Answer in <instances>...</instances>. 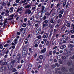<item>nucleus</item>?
<instances>
[{"mask_svg":"<svg viewBox=\"0 0 74 74\" xmlns=\"http://www.w3.org/2000/svg\"><path fill=\"white\" fill-rule=\"evenodd\" d=\"M8 20V19L6 18L5 20L3 22L4 24H5L6 23H7V22H8L7 21Z\"/></svg>","mask_w":74,"mask_h":74,"instance_id":"34","label":"nucleus"},{"mask_svg":"<svg viewBox=\"0 0 74 74\" xmlns=\"http://www.w3.org/2000/svg\"><path fill=\"white\" fill-rule=\"evenodd\" d=\"M49 67V65L48 64H45V69H48Z\"/></svg>","mask_w":74,"mask_h":74,"instance_id":"21","label":"nucleus"},{"mask_svg":"<svg viewBox=\"0 0 74 74\" xmlns=\"http://www.w3.org/2000/svg\"><path fill=\"white\" fill-rule=\"evenodd\" d=\"M17 41H18V39L16 38L15 39L14 41V43L15 44H17V43H18V42H17Z\"/></svg>","mask_w":74,"mask_h":74,"instance_id":"24","label":"nucleus"},{"mask_svg":"<svg viewBox=\"0 0 74 74\" xmlns=\"http://www.w3.org/2000/svg\"><path fill=\"white\" fill-rule=\"evenodd\" d=\"M4 52H5V53L6 54H8V52H9V51L8 49L7 50V49H5L4 50Z\"/></svg>","mask_w":74,"mask_h":74,"instance_id":"17","label":"nucleus"},{"mask_svg":"<svg viewBox=\"0 0 74 74\" xmlns=\"http://www.w3.org/2000/svg\"><path fill=\"white\" fill-rule=\"evenodd\" d=\"M53 53V52L52 51H49V55H52Z\"/></svg>","mask_w":74,"mask_h":74,"instance_id":"22","label":"nucleus"},{"mask_svg":"<svg viewBox=\"0 0 74 74\" xmlns=\"http://www.w3.org/2000/svg\"><path fill=\"white\" fill-rule=\"evenodd\" d=\"M1 15H4V14H5V12H2L1 13Z\"/></svg>","mask_w":74,"mask_h":74,"instance_id":"60","label":"nucleus"},{"mask_svg":"<svg viewBox=\"0 0 74 74\" xmlns=\"http://www.w3.org/2000/svg\"><path fill=\"white\" fill-rule=\"evenodd\" d=\"M65 5H66V1L64 2L63 3L62 7H64V8Z\"/></svg>","mask_w":74,"mask_h":74,"instance_id":"25","label":"nucleus"},{"mask_svg":"<svg viewBox=\"0 0 74 74\" xmlns=\"http://www.w3.org/2000/svg\"><path fill=\"white\" fill-rule=\"evenodd\" d=\"M47 18V16H45V15L42 18V19L43 20H45Z\"/></svg>","mask_w":74,"mask_h":74,"instance_id":"39","label":"nucleus"},{"mask_svg":"<svg viewBox=\"0 0 74 74\" xmlns=\"http://www.w3.org/2000/svg\"><path fill=\"white\" fill-rule=\"evenodd\" d=\"M50 22L51 23H55V20H54L53 18H51L50 19Z\"/></svg>","mask_w":74,"mask_h":74,"instance_id":"15","label":"nucleus"},{"mask_svg":"<svg viewBox=\"0 0 74 74\" xmlns=\"http://www.w3.org/2000/svg\"><path fill=\"white\" fill-rule=\"evenodd\" d=\"M69 71H70V72H73V68L69 69Z\"/></svg>","mask_w":74,"mask_h":74,"instance_id":"64","label":"nucleus"},{"mask_svg":"<svg viewBox=\"0 0 74 74\" xmlns=\"http://www.w3.org/2000/svg\"><path fill=\"white\" fill-rule=\"evenodd\" d=\"M66 42V41L63 38L61 39L60 41V42H59V45H62V44H65Z\"/></svg>","mask_w":74,"mask_h":74,"instance_id":"2","label":"nucleus"},{"mask_svg":"<svg viewBox=\"0 0 74 74\" xmlns=\"http://www.w3.org/2000/svg\"><path fill=\"white\" fill-rule=\"evenodd\" d=\"M68 47L69 48H73L74 47V45H72L71 44H69L68 45Z\"/></svg>","mask_w":74,"mask_h":74,"instance_id":"11","label":"nucleus"},{"mask_svg":"<svg viewBox=\"0 0 74 74\" xmlns=\"http://www.w3.org/2000/svg\"><path fill=\"white\" fill-rule=\"evenodd\" d=\"M69 2H68L66 5V9H67L68 7H69Z\"/></svg>","mask_w":74,"mask_h":74,"instance_id":"36","label":"nucleus"},{"mask_svg":"<svg viewBox=\"0 0 74 74\" xmlns=\"http://www.w3.org/2000/svg\"><path fill=\"white\" fill-rule=\"evenodd\" d=\"M68 54L69 55H71V53H72V52H71V51H68Z\"/></svg>","mask_w":74,"mask_h":74,"instance_id":"56","label":"nucleus"},{"mask_svg":"<svg viewBox=\"0 0 74 74\" xmlns=\"http://www.w3.org/2000/svg\"><path fill=\"white\" fill-rule=\"evenodd\" d=\"M42 9V10H44V9H45V7H44V5H42V8H41Z\"/></svg>","mask_w":74,"mask_h":74,"instance_id":"50","label":"nucleus"},{"mask_svg":"<svg viewBox=\"0 0 74 74\" xmlns=\"http://www.w3.org/2000/svg\"><path fill=\"white\" fill-rule=\"evenodd\" d=\"M61 58H62V57H61V56H58L57 59L58 60H60V59H61Z\"/></svg>","mask_w":74,"mask_h":74,"instance_id":"28","label":"nucleus"},{"mask_svg":"<svg viewBox=\"0 0 74 74\" xmlns=\"http://www.w3.org/2000/svg\"><path fill=\"white\" fill-rule=\"evenodd\" d=\"M26 49H27L26 48H24L23 51H22V53L27 54V51H26Z\"/></svg>","mask_w":74,"mask_h":74,"instance_id":"8","label":"nucleus"},{"mask_svg":"<svg viewBox=\"0 0 74 74\" xmlns=\"http://www.w3.org/2000/svg\"><path fill=\"white\" fill-rule=\"evenodd\" d=\"M62 59L63 60L66 59V57L65 56H62Z\"/></svg>","mask_w":74,"mask_h":74,"instance_id":"51","label":"nucleus"},{"mask_svg":"<svg viewBox=\"0 0 74 74\" xmlns=\"http://www.w3.org/2000/svg\"><path fill=\"white\" fill-rule=\"evenodd\" d=\"M39 48H42V47H43L42 44H40L39 45Z\"/></svg>","mask_w":74,"mask_h":74,"instance_id":"45","label":"nucleus"},{"mask_svg":"<svg viewBox=\"0 0 74 74\" xmlns=\"http://www.w3.org/2000/svg\"><path fill=\"white\" fill-rule=\"evenodd\" d=\"M2 5L3 6V7H5V6L6 5V3H5V2H3L2 3Z\"/></svg>","mask_w":74,"mask_h":74,"instance_id":"42","label":"nucleus"},{"mask_svg":"<svg viewBox=\"0 0 74 74\" xmlns=\"http://www.w3.org/2000/svg\"><path fill=\"white\" fill-rule=\"evenodd\" d=\"M27 22L29 26H31V25H32V23H31L30 21V20H28Z\"/></svg>","mask_w":74,"mask_h":74,"instance_id":"16","label":"nucleus"},{"mask_svg":"<svg viewBox=\"0 0 74 74\" xmlns=\"http://www.w3.org/2000/svg\"><path fill=\"white\" fill-rule=\"evenodd\" d=\"M15 62L16 63V60H13L11 62V63L12 64H14Z\"/></svg>","mask_w":74,"mask_h":74,"instance_id":"33","label":"nucleus"},{"mask_svg":"<svg viewBox=\"0 0 74 74\" xmlns=\"http://www.w3.org/2000/svg\"><path fill=\"white\" fill-rule=\"evenodd\" d=\"M60 5V3H58L57 4V5L56 7V8H58V7Z\"/></svg>","mask_w":74,"mask_h":74,"instance_id":"30","label":"nucleus"},{"mask_svg":"<svg viewBox=\"0 0 74 74\" xmlns=\"http://www.w3.org/2000/svg\"><path fill=\"white\" fill-rule=\"evenodd\" d=\"M61 70L62 71H64L66 70V69H65V68L63 67L61 69Z\"/></svg>","mask_w":74,"mask_h":74,"instance_id":"32","label":"nucleus"},{"mask_svg":"<svg viewBox=\"0 0 74 74\" xmlns=\"http://www.w3.org/2000/svg\"><path fill=\"white\" fill-rule=\"evenodd\" d=\"M44 33H45V31L44 30L42 31L40 33L41 34H43Z\"/></svg>","mask_w":74,"mask_h":74,"instance_id":"48","label":"nucleus"},{"mask_svg":"<svg viewBox=\"0 0 74 74\" xmlns=\"http://www.w3.org/2000/svg\"><path fill=\"white\" fill-rule=\"evenodd\" d=\"M25 44H27V42H28V40L27 39H25Z\"/></svg>","mask_w":74,"mask_h":74,"instance_id":"41","label":"nucleus"},{"mask_svg":"<svg viewBox=\"0 0 74 74\" xmlns=\"http://www.w3.org/2000/svg\"><path fill=\"white\" fill-rule=\"evenodd\" d=\"M71 33L72 34H74V31L73 30H72L70 31Z\"/></svg>","mask_w":74,"mask_h":74,"instance_id":"47","label":"nucleus"},{"mask_svg":"<svg viewBox=\"0 0 74 74\" xmlns=\"http://www.w3.org/2000/svg\"><path fill=\"white\" fill-rule=\"evenodd\" d=\"M66 26L68 27H70V23H67L66 24Z\"/></svg>","mask_w":74,"mask_h":74,"instance_id":"31","label":"nucleus"},{"mask_svg":"<svg viewBox=\"0 0 74 74\" xmlns=\"http://www.w3.org/2000/svg\"><path fill=\"white\" fill-rule=\"evenodd\" d=\"M6 69V67L5 66H4L1 68V69H2L3 71V70H5Z\"/></svg>","mask_w":74,"mask_h":74,"instance_id":"29","label":"nucleus"},{"mask_svg":"<svg viewBox=\"0 0 74 74\" xmlns=\"http://www.w3.org/2000/svg\"><path fill=\"white\" fill-rule=\"evenodd\" d=\"M56 51L55 50H54L53 52V55H55V53H56Z\"/></svg>","mask_w":74,"mask_h":74,"instance_id":"44","label":"nucleus"},{"mask_svg":"<svg viewBox=\"0 0 74 74\" xmlns=\"http://www.w3.org/2000/svg\"><path fill=\"white\" fill-rule=\"evenodd\" d=\"M16 63H20V60L17 59L16 60Z\"/></svg>","mask_w":74,"mask_h":74,"instance_id":"26","label":"nucleus"},{"mask_svg":"<svg viewBox=\"0 0 74 74\" xmlns=\"http://www.w3.org/2000/svg\"><path fill=\"white\" fill-rule=\"evenodd\" d=\"M31 12H32L31 10L29 9H27L26 10V12H25V14H31Z\"/></svg>","mask_w":74,"mask_h":74,"instance_id":"5","label":"nucleus"},{"mask_svg":"<svg viewBox=\"0 0 74 74\" xmlns=\"http://www.w3.org/2000/svg\"><path fill=\"white\" fill-rule=\"evenodd\" d=\"M63 12H64V9H62L61 10L60 12V13L61 14H63Z\"/></svg>","mask_w":74,"mask_h":74,"instance_id":"19","label":"nucleus"},{"mask_svg":"<svg viewBox=\"0 0 74 74\" xmlns=\"http://www.w3.org/2000/svg\"><path fill=\"white\" fill-rule=\"evenodd\" d=\"M30 7V5H27L25 6V8H29Z\"/></svg>","mask_w":74,"mask_h":74,"instance_id":"62","label":"nucleus"},{"mask_svg":"<svg viewBox=\"0 0 74 74\" xmlns=\"http://www.w3.org/2000/svg\"><path fill=\"white\" fill-rule=\"evenodd\" d=\"M48 23V20H45L42 23V26L43 28H44L45 27H47V24Z\"/></svg>","mask_w":74,"mask_h":74,"instance_id":"1","label":"nucleus"},{"mask_svg":"<svg viewBox=\"0 0 74 74\" xmlns=\"http://www.w3.org/2000/svg\"><path fill=\"white\" fill-rule=\"evenodd\" d=\"M41 29L40 28H39L37 29L36 32V35H38V34L40 33V32H41Z\"/></svg>","mask_w":74,"mask_h":74,"instance_id":"6","label":"nucleus"},{"mask_svg":"<svg viewBox=\"0 0 74 74\" xmlns=\"http://www.w3.org/2000/svg\"><path fill=\"white\" fill-rule=\"evenodd\" d=\"M48 33H45L42 36V38H48Z\"/></svg>","mask_w":74,"mask_h":74,"instance_id":"4","label":"nucleus"},{"mask_svg":"<svg viewBox=\"0 0 74 74\" xmlns=\"http://www.w3.org/2000/svg\"><path fill=\"white\" fill-rule=\"evenodd\" d=\"M23 27H25L26 26V23H23V25H22Z\"/></svg>","mask_w":74,"mask_h":74,"instance_id":"27","label":"nucleus"},{"mask_svg":"<svg viewBox=\"0 0 74 74\" xmlns=\"http://www.w3.org/2000/svg\"><path fill=\"white\" fill-rule=\"evenodd\" d=\"M21 66L22 65L18 66L17 69H21Z\"/></svg>","mask_w":74,"mask_h":74,"instance_id":"61","label":"nucleus"},{"mask_svg":"<svg viewBox=\"0 0 74 74\" xmlns=\"http://www.w3.org/2000/svg\"><path fill=\"white\" fill-rule=\"evenodd\" d=\"M8 45H9V44H7L6 45H4V47H7V46Z\"/></svg>","mask_w":74,"mask_h":74,"instance_id":"54","label":"nucleus"},{"mask_svg":"<svg viewBox=\"0 0 74 74\" xmlns=\"http://www.w3.org/2000/svg\"><path fill=\"white\" fill-rule=\"evenodd\" d=\"M67 64L68 66H71L72 64V61H69L67 62Z\"/></svg>","mask_w":74,"mask_h":74,"instance_id":"13","label":"nucleus"},{"mask_svg":"<svg viewBox=\"0 0 74 74\" xmlns=\"http://www.w3.org/2000/svg\"><path fill=\"white\" fill-rule=\"evenodd\" d=\"M40 40H35L34 41V44H40Z\"/></svg>","mask_w":74,"mask_h":74,"instance_id":"7","label":"nucleus"},{"mask_svg":"<svg viewBox=\"0 0 74 74\" xmlns=\"http://www.w3.org/2000/svg\"><path fill=\"white\" fill-rule=\"evenodd\" d=\"M65 51H66V54H68V50H67V48H66L65 49Z\"/></svg>","mask_w":74,"mask_h":74,"instance_id":"37","label":"nucleus"},{"mask_svg":"<svg viewBox=\"0 0 74 74\" xmlns=\"http://www.w3.org/2000/svg\"><path fill=\"white\" fill-rule=\"evenodd\" d=\"M38 44H36L34 45V47L36 48H37V47H38Z\"/></svg>","mask_w":74,"mask_h":74,"instance_id":"57","label":"nucleus"},{"mask_svg":"<svg viewBox=\"0 0 74 74\" xmlns=\"http://www.w3.org/2000/svg\"><path fill=\"white\" fill-rule=\"evenodd\" d=\"M38 38V39H40L41 38V35H39L38 36H37Z\"/></svg>","mask_w":74,"mask_h":74,"instance_id":"46","label":"nucleus"},{"mask_svg":"<svg viewBox=\"0 0 74 74\" xmlns=\"http://www.w3.org/2000/svg\"><path fill=\"white\" fill-rule=\"evenodd\" d=\"M65 55L67 57H69V52H68V54H65Z\"/></svg>","mask_w":74,"mask_h":74,"instance_id":"63","label":"nucleus"},{"mask_svg":"<svg viewBox=\"0 0 74 74\" xmlns=\"http://www.w3.org/2000/svg\"><path fill=\"white\" fill-rule=\"evenodd\" d=\"M68 38H69V37L67 36H65L63 38V39L65 41H67L68 40Z\"/></svg>","mask_w":74,"mask_h":74,"instance_id":"18","label":"nucleus"},{"mask_svg":"<svg viewBox=\"0 0 74 74\" xmlns=\"http://www.w3.org/2000/svg\"><path fill=\"white\" fill-rule=\"evenodd\" d=\"M39 58L40 59H43V56L42 55H40L39 56Z\"/></svg>","mask_w":74,"mask_h":74,"instance_id":"35","label":"nucleus"},{"mask_svg":"<svg viewBox=\"0 0 74 74\" xmlns=\"http://www.w3.org/2000/svg\"><path fill=\"white\" fill-rule=\"evenodd\" d=\"M8 63V62H3L1 64V66H5Z\"/></svg>","mask_w":74,"mask_h":74,"instance_id":"9","label":"nucleus"},{"mask_svg":"<svg viewBox=\"0 0 74 74\" xmlns=\"http://www.w3.org/2000/svg\"><path fill=\"white\" fill-rule=\"evenodd\" d=\"M51 67L52 68H55L56 67V65L54 64H53L51 65Z\"/></svg>","mask_w":74,"mask_h":74,"instance_id":"38","label":"nucleus"},{"mask_svg":"<svg viewBox=\"0 0 74 74\" xmlns=\"http://www.w3.org/2000/svg\"><path fill=\"white\" fill-rule=\"evenodd\" d=\"M60 19H59L58 20V21L57 22V23H59L60 22Z\"/></svg>","mask_w":74,"mask_h":74,"instance_id":"55","label":"nucleus"},{"mask_svg":"<svg viewBox=\"0 0 74 74\" xmlns=\"http://www.w3.org/2000/svg\"><path fill=\"white\" fill-rule=\"evenodd\" d=\"M23 8L22 7H21V8H18V9L17 10V12H18L19 11H21L22 10V9Z\"/></svg>","mask_w":74,"mask_h":74,"instance_id":"14","label":"nucleus"},{"mask_svg":"<svg viewBox=\"0 0 74 74\" xmlns=\"http://www.w3.org/2000/svg\"><path fill=\"white\" fill-rule=\"evenodd\" d=\"M59 27V25H58V24H57L56 26H55V27L56 28H58Z\"/></svg>","mask_w":74,"mask_h":74,"instance_id":"49","label":"nucleus"},{"mask_svg":"<svg viewBox=\"0 0 74 74\" xmlns=\"http://www.w3.org/2000/svg\"><path fill=\"white\" fill-rule=\"evenodd\" d=\"M16 59H18V60H21V54H19V53L16 56Z\"/></svg>","mask_w":74,"mask_h":74,"instance_id":"3","label":"nucleus"},{"mask_svg":"<svg viewBox=\"0 0 74 74\" xmlns=\"http://www.w3.org/2000/svg\"><path fill=\"white\" fill-rule=\"evenodd\" d=\"M56 66H57V67H59V64H58V63H56L55 64V65Z\"/></svg>","mask_w":74,"mask_h":74,"instance_id":"53","label":"nucleus"},{"mask_svg":"<svg viewBox=\"0 0 74 74\" xmlns=\"http://www.w3.org/2000/svg\"><path fill=\"white\" fill-rule=\"evenodd\" d=\"M58 17L59 18H61L62 17V15L61 14H60L58 15Z\"/></svg>","mask_w":74,"mask_h":74,"instance_id":"43","label":"nucleus"},{"mask_svg":"<svg viewBox=\"0 0 74 74\" xmlns=\"http://www.w3.org/2000/svg\"><path fill=\"white\" fill-rule=\"evenodd\" d=\"M13 10H14V8L12 7L10 9V12H13Z\"/></svg>","mask_w":74,"mask_h":74,"instance_id":"20","label":"nucleus"},{"mask_svg":"<svg viewBox=\"0 0 74 74\" xmlns=\"http://www.w3.org/2000/svg\"><path fill=\"white\" fill-rule=\"evenodd\" d=\"M31 67L29 66V65L28 66V68L27 69V70H28V71H29V70H30V69H31V65H30Z\"/></svg>","mask_w":74,"mask_h":74,"instance_id":"40","label":"nucleus"},{"mask_svg":"<svg viewBox=\"0 0 74 74\" xmlns=\"http://www.w3.org/2000/svg\"><path fill=\"white\" fill-rule=\"evenodd\" d=\"M26 1H27L26 0H23V1H22V3H26Z\"/></svg>","mask_w":74,"mask_h":74,"instance_id":"52","label":"nucleus"},{"mask_svg":"<svg viewBox=\"0 0 74 74\" xmlns=\"http://www.w3.org/2000/svg\"><path fill=\"white\" fill-rule=\"evenodd\" d=\"M14 15L13 14H12V15H11L10 16V18H12L13 19V17H14Z\"/></svg>","mask_w":74,"mask_h":74,"instance_id":"58","label":"nucleus"},{"mask_svg":"<svg viewBox=\"0 0 74 74\" xmlns=\"http://www.w3.org/2000/svg\"><path fill=\"white\" fill-rule=\"evenodd\" d=\"M27 53H22V56L23 57V58H24L25 56L27 55Z\"/></svg>","mask_w":74,"mask_h":74,"instance_id":"23","label":"nucleus"},{"mask_svg":"<svg viewBox=\"0 0 74 74\" xmlns=\"http://www.w3.org/2000/svg\"><path fill=\"white\" fill-rule=\"evenodd\" d=\"M49 26L50 28H53V25H50Z\"/></svg>","mask_w":74,"mask_h":74,"instance_id":"59","label":"nucleus"},{"mask_svg":"<svg viewBox=\"0 0 74 74\" xmlns=\"http://www.w3.org/2000/svg\"><path fill=\"white\" fill-rule=\"evenodd\" d=\"M46 48H44L42 50H41L40 51V53H45L46 52Z\"/></svg>","mask_w":74,"mask_h":74,"instance_id":"10","label":"nucleus"},{"mask_svg":"<svg viewBox=\"0 0 74 74\" xmlns=\"http://www.w3.org/2000/svg\"><path fill=\"white\" fill-rule=\"evenodd\" d=\"M66 47V46L65 45H63L61 46L60 47V49H64Z\"/></svg>","mask_w":74,"mask_h":74,"instance_id":"12","label":"nucleus"}]
</instances>
